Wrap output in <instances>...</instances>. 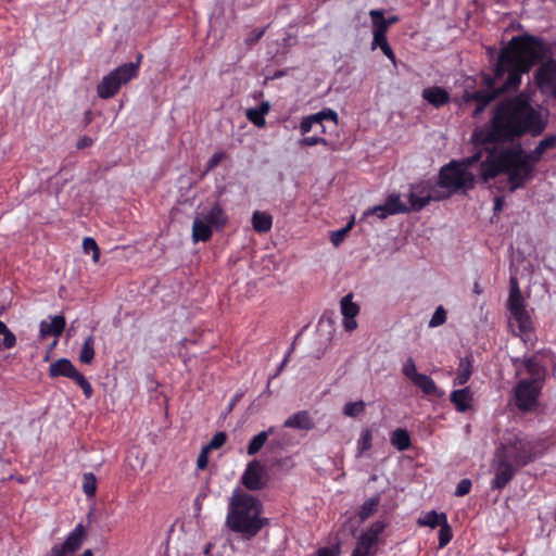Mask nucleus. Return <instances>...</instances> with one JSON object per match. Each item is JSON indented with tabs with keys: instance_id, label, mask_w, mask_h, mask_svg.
<instances>
[{
	"instance_id": "9d476101",
	"label": "nucleus",
	"mask_w": 556,
	"mask_h": 556,
	"mask_svg": "<svg viewBox=\"0 0 556 556\" xmlns=\"http://www.w3.org/2000/svg\"><path fill=\"white\" fill-rule=\"evenodd\" d=\"M543 383L541 379H521L514 387L515 406L523 413L531 412L538 404Z\"/></svg>"
},
{
	"instance_id": "4d7b16f0",
	"label": "nucleus",
	"mask_w": 556,
	"mask_h": 556,
	"mask_svg": "<svg viewBox=\"0 0 556 556\" xmlns=\"http://www.w3.org/2000/svg\"><path fill=\"white\" fill-rule=\"evenodd\" d=\"M387 43H389L387 40V35H374L371 49L381 48Z\"/></svg>"
},
{
	"instance_id": "774afa93",
	"label": "nucleus",
	"mask_w": 556,
	"mask_h": 556,
	"mask_svg": "<svg viewBox=\"0 0 556 556\" xmlns=\"http://www.w3.org/2000/svg\"><path fill=\"white\" fill-rule=\"evenodd\" d=\"M264 35V30H258L254 34V38L251 41H257Z\"/></svg>"
},
{
	"instance_id": "603ef678",
	"label": "nucleus",
	"mask_w": 556,
	"mask_h": 556,
	"mask_svg": "<svg viewBox=\"0 0 556 556\" xmlns=\"http://www.w3.org/2000/svg\"><path fill=\"white\" fill-rule=\"evenodd\" d=\"M471 480L469 479H462L455 489V495L456 496H465L467 495L471 490Z\"/></svg>"
},
{
	"instance_id": "e433bc0d",
	"label": "nucleus",
	"mask_w": 556,
	"mask_h": 556,
	"mask_svg": "<svg viewBox=\"0 0 556 556\" xmlns=\"http://www.w3.org/2000/svg\"><path fill=\"white\" fill-rule=\"evenodd\" d=\"M94 358V339L89 336L85 339L81 351L79 353V361L83 364H90Z\"/></svg>"
},
{
	"instance_id": "2eb2a0df",
	"label": "nucleus",
	"mask_w": 556,
	"mask_h": 556,
	"mask_svg": "<svg viewBox=\"0 0 556 556\" xmlns=\"http://www.w3.org/2000/svg\"><path fill=\"white\" fill-rule=\"evenodd\" d=\"M514 454L511 456L514 464L521 468L532 463L538 457L536 444L532 441H517L514 444Z\"/></svg>"
},
{
	"instance_id": "6ab92c4d",
	"label": "nucleus",
	"mask_w": 556,
	"mask_h": 556,
	"mask_svg": "<svg viewBox=\"0 0 556 556\" xmlns=\"http://www.w3.org/2000/svg\"><path fill=\"white\" fill-rule=\"evenodd\" d=\"M422 98L437 109L447 104L451 100L450 93L439 86L425 88L422 90Z\"/></svg>"
},
{
	"instance_id": "c9c22d12",
	"label": "nucleus",
	"mask_w": 556,
	"mask_h": 556,
	"mask_svg": "<svg viewBox=\"0 0 556 556\" xmlns=\"http://www.w3.org/2000/svg\"><path fill=\"white\" fill-rule=\"evenodd\" d=\"M0 334L3 336L2 340H0V351L10 350L16 345V336L2 320H0Z\"/></svg>"
},
{
	"instance_id": "cd10ccee",
	"label": "nucleus",
	"mask_w": 556,
	"mask_h": 556,
	"mask_svg": "<svg viewBox=\"0 0 556 556\" xmlns=\"http://www.w3.org/2000/svg\"><path fill=\"white\" fill-rule=\"evenodd\" d=\"M273 226V217L261 211H255L252 215V227L258 233L268 232Z\"/></svg>"
},
{
	"instance_id": "ea45409f",
	"label": "nucleus",
	"mask_w": 556,
	"mask_h": 556,
	"mask_svg": "<svg viewBox=\"0 0 556 556\" xmlns=\"http://www.w3.org/2000/svg\"><path fill=\"white\" fill-rule=\"evenodd\" d=\"M83 491L88 497L94 496L97 491V478L92 472L84 473Z\"/></svg>"
},
{
	"instance_id": "49530a36",
	"label": "nucleus",
	"mask_w": 556,
	"mask_h": 556,
	"mask_svg": "<svg viewBox=\"0 0 556 556\" xmlns=\"http://www.w3.org/2000/svg\"><path fill=\"white\" fill-rule=\"evenodd\" d=\"M402 374L409 379L412 382L416 379L420 374L416 369V364L412 357H408L402 367Z\"/></svg>"
},
{
	"instance_id": "f257e3e1",
	"label": "nucleus",
	"mask_w": 556,
	"mask_h": 556,
	"mask_svg": "<svg viewBox=\"0 0 556 556\" xmlns=\"http://www.w3.org/2000/svg\"><path fill=\"white\" fill-rule=\"evenodd\" d=\"M547 52V41L542 37L529 33L513 36L498 51L493 76L482 75L485 89H466L455 102L460 106L475 104L472 117H479L498 96L518 91L522 76L529 74Z\"/></svg>"
},
{
	"instance_id": "a878e982",
	"label": "nucleus",
	"mask_w": 556,
	"mask_h": 556,
	"mask_svg": "<svg viewBox=\"0 0 556 556\" xmlns=\"http://www.w3.org/2000/svg\"><path fill=\"white\" fill-rule=\"evenodd\" d=\"M472 356H465L460 358L456 369V377L453 381L454 386H464L469 381L472 375Z\"/></svg>"
},
{
	"instance_id": "f3484780",
	"label": "nucleus",
	"mask_w": 556,
	"mask_h": 556,
	"mask_svg": "<svg viewBox=\"0 0 556 556\" xmlns=\"http://www.w3.org/2000/svg\"><path fill=\"white\" fill-rule=\"evenodd\" d=\"M201 217L216 231H222L229 222L226 211L218 202H215Z\"/></svg>"
},
{
	"instance_id": "6e6d98bb",
	"label": "nucleus",
	"mask_w": 556,
	"mask_h": 556,
	"mask_svg": "<svg viewBox=\"0 0 556 556\" xmlns=\"http://www.w3.org/2000/svg\"><path fill=\"white\" fill-rule=\"evenodd\" d=\"M210 452L211 451L208 448H206L205 446L202 447V450L198 456V459H197L198 469H200V470L206 469L207 464H208V453Z\"/></svg>"
},
{
	"instance_id": "c03bdc74",
	"label": "nucleus",
	"mask_w": 556,
	"mask_h": 556,
	"mask_svg": "<svg viewBox=\"0 0 556 556\" xmlns=\"http://www.w3.org/2000/svg\"><path fill=\"white\" fill-rule=\"evenodd\" d=\"M378 543L377 539L369 535L368 532H363L356 543V546L365 552L370 553V549Z\"/></svg>"
},
{
	"instance_id": "37998d69",
	"label": "nucleus",
	"mask_w": 556,
	"mask_h": 556,
	"mask_svg": "<svg viewBox=\"0 0 556 556\" xmlns=\"http://www.w3.org/2000/svg\"><path fill=\"white\" fill-rule=\"evenodd\" d=\"M354 225V222L351 220L346 226L343 228L332 231L330 235V241L334 247H339L348 236V233L351 231L352 227Z\"/></svg>"
},
{
	"instance_id": "09e8293b",
	"label": "nucleus",
	"mask_w": 556,
	"mask_h": 556,
	"mask_svg": "<svg viewBox=\"0 0 556 556\" xmlns=\"http://www.w3.org/2000/svg\"><path fill=\"white\" fill-rule=\"evenodd\" d=\"M446 316L447 313L444 307L438 306L429 321V327L434 328L443 325L446 321Z\"/></svg>"
},
{
	"instance_id": "5fc2aeb1",
	"label": "nucleus",
	"mask_w": 556,
	"mask_h": 556,
	"mask_svg": "<svg viewBox=\"0 0 556 556\" xmlns=\"http://www.w3.org/2000/svg\"><path fill=\"white\" fill-rule=\"evenodd\" d=\"M365 215H376L378 216L380 219H384L387 218L388 216H391L392 214H389L387 208H384V204H381V205H376L374 207H370L368 208L366 212H365Z\"/></svg>"
},
{
	"instance_id": "e2e57ef3",
	"label": "nucleus",
	"mask_w": 556,
	"mask_h": 556,
	"mask_svg": "<svg viewBox=\"0 0 556 556\" xmlns=\"http://www.w3.org/2000/svg\"><path fill=\"white\" fill-rule=\"evenodd\" d=\"M351 556H369V553L358 548L357 546H355V548L353 549Z\"/></svg>"
},
{
	"instance_id": "8fccbe9b",
	"label": "nucleus",
	"mask_w": 556,
	"mask_h": 556,
	"mask_svg": "<svg viewBox=\"0 0 556 556\" xmlns=\"http://www.w3.org/2000/svg\"><path fill=\"white\" fill-rule=\"evenodd\" d=\"M227 441V434L223 431L216 432L210 443L205 445L210 451L220 448Z\"/></svg>"
},
{
	"instance_id": "a18cd8bd",
	"label": "nucleus",
	"mask_w": 556,
	"mask_h": 556,
	"mask_svg": "<svg viewBox=\"0 0 556 556\" xmlns=\"http://www.w3.org/2000/svg\"><path fill=\"white\" fill-rule=\"evenodd\" d=\"M453 539L452 528L448 525V521H445L439 530V547L442 548L446 546L451 540Z\"/></svg>"
},
{
	"instance_id": "39448f33",
	"label": "nucleus",
	"mask_w": 556,
	"mask_h": 556,
	"mask_svg": "<svg viewBox=\"0 0 556 556\" xmlns=\"http://www.w3.org/2000/svg\"><path fill=\"white\" fill-rule=\"evenodd\" d=\"M479 159L480 153H477L463 161H452L444 165L439 173V186L448 189L451 193L472 189L475 187V176L469 172V167L477 163Z\"/></svg>"
},
{
	"instance_id": "de8ad7c7",
	"label": "nucleus",
	"mask_w": 556,
	"mask_h": 556,
	"mask_svg": "<svg viewBox=\"0 0 556 556\" xmlns=\"http://www.w3.org/2000/svg\"><path fill=\"white\" fill-rule=\"evenodd\" d=\"M357 444H358V450L361 453H364L371 448L372 433L369 429H365L362 431Z\"/></svg>"
},
{
	"instance_id": "2f4dec72",
	"label": "nucleus",
	"mask_w": 556,
	"mask_h": 556,
	"mask_svg": "<svg viewBox=\"0 0 556 556\" xmlns=\"http://www.w3.org/2000/svg\"><path fill=\"white\" fill-rule=\"evenodd\" d=\"M274 427H269L267 430L261 431L260 433L254 435L248 445V455L252 456L257 454L261 451V448L266 444L268 437L274 433Z\"/></svg>"
},
{
	"instance_id": "bf43d9fd",
	"label": "nucleus",
	"mask_w": 556,
	"mask_h": 556,
	"mask_svg": "<svg viewBox=\"0 0 556 556\" xmlns=\"http://www.w3.org/2000/svg\"><path fill=\"white\" fill-rule=\"evenodd\" d=\"M317 556H339V549L330 547H320L317 551Z\"/></svg>"
},
{
	"instance_id": "6e6552de",
	"label": "nucleus",
	"mask_w": 556,
	"mask_h": 556,
	"mask_svg": "<svg viewBox=\"0 0 556 556\" xmlns=\"http://www.w3.org/2000/svg\"><path fill=\"white\" fill-rule=\"evenodd\" d=\"M548 52L538 62L533 74V83L542 96L556 99V60L552 58L551 45Z\"/></svg>"
},
{
	"instance_id": "393cba45",
	"label": "nucleus",
	"mask_w": 556,
	"mask_h": 556,
	"mask_svg": "<svg viewBox=\"0 0 556 556\" xmlns=\"http://www.w3.org/2000/svg\"><path fill=\"white\" fill-rule=\"evenodd\" d=\"M75 369L76 367L68 358H59L50 365L49 376L50 378H70Z\"/></svg>"
},
{
	"instance_id": "4468645a",
	"label": "nucleus",
	"mask_w": 556,
	"mask_h": 556,
	"mask_svg": "<svg viewBox=\"0 0 556 556\" xmlns=\"http://www.w3.org/2000/svg\"><path fill=\"white\" fill-rule=\"evenodd\" d=\"M433 198L430 194V187L427 182L410 185L408 202L410 212H419L426 207Z\"/></svg>"
},
{
	"instance_id": "a211bd4d",
	"label": "nucleus",
	"mask_w": 556,
	"mask_h": 556,
	"mask_svg": "<svg viewBox=\"0 0 556 556\" xmlns=\"http://www.w3.org/2000/svg\"><path fill=\"white\" fill-rule=\"evenodd\" d=\"M65 326L66 320L62 315L52 317L50 323L42 320L39 325V338L45 339L49 336L59 338L63 333Z\"/></svg>"
},
{
	"instance_id": "864d4df0",
	"label": "nucleus",
	"mask_w": 556,
	"mask_h": 556,
	"mask_svg": "<svg viewBox=\"0 0 556 556\" xmlns=\"http://www.w3.org/2000/svg\"><path fill=\"white\" fill-rule=\"evenodd\" d=\"M226 159L225 152H216L214 153L211 159L206 163V172L213 170L215 167H217L220 162Z\"/></svg>"
},
{
	"instance_id": "3c124183",
	"label": "nucleus",
	"mask_w": 556,
	"mask_h": 556,
	"mask_svg": "<svg viewBox=\"0 0 556 556\" xmlns=\"http://www.w3.org/2000/svg\"><path fill=\"white\" fill-rule=\"evenodd\" d=\"M387 522L386 521H382V520H378L376 522H374L367 530L366 532L369 533V535H371L374 539H377L379 541V536L383 533V531L386 530L387 528Z\"/></svg>"
},
{
	"instance_id": "b1692460",
	"label": "nucleus",
	"mask_w": 556,
	"mask_h": 556,
	"mask_svg": "<svg viewBox=\"0 0 556 556\" xmlns=\"http://www.w3.org/2000/svg\"><path fill=\"white\" fill-rule=\"evenodd\" d=\"M270 111V104L267 101H263L257 108L248 109L245 112L247 118L254 124L256 127H265V116Z\"/></svg>"
},
{
	"instance_id": "f03ea898",
	"label": "nucleus",
	"mask_w": 556,
	"mask_h": 556,
	"mask_svg": "<svg viewBox=\"0 0 556 556\" xmlns=\"http://www.w3.org/2000/svg\"><path fill=\"white\" fill-rule=\"evenodd\" d=\"M545 128L541 113L519 93L496 103L490 121L475 131L473 138L481 144L509 143L525 135L540 136Z\"/></svg>"
},
{
	"instance_id": "69168bd1",
	"label": "nucleus",
	"mask_w": 556,
	"mask_h": 556,
	"mask_svg": "<svg viewBox=\"0 0 556 556\" xmlns=\"http://www.w3.org/2000/svg\"><path fill=\"white\" fill-rule=\"evenodd\" d=\"M399 22V17L396 15H392L389 18H386V23L388 27Z\"/></svg>"
},
{
	"instance_id": "0eeeda50",
	"label": "nucleus",
	"mask_w": 556,
	"mask_h": 556,
	"mask_svg": "<svg viewBox=\"0 0 556 556\" xmlns=\"http://www.w3.org/2000/svg\"><path fill=\"white\" fill-rule=\"evenodd\" d=\"M141 59L139 54L137 62L125 63L105 75L97 87L98 96L101 99L113 98L123 85L137 77Z\"/></svg>"
},
{
	"instance_id": "0e129e2a",
	"label": "nucleus",
	"mask_w": 556,
	"mask_h": 556,
	"mask_svg": "<svg viewBox=\"0 0 556 556\" xmlns=\"http://www.w3.org/2000/svg\"><path fill=\"white\" fill-rule=\"evenodd\" d=\"M92 121V112L90 110L86 111L84 114V123L85 125L90 124Z\"/></svg>"
},
{
	"instance_id": "052dcab7",
	"label": "nucleus",
	"mask_w": 556,
	"mask_h": 556,
	"mask_svg": "<svg viewBox=\"0 0 556 556\" xmlns=\"http://www.w3.org/2000/svg\"><path fill=\"white\" fill-rule=\"evenodd\" d=\"M382 53L393 63L395 64L396 62V58H395V54L392 50V48L390 47L389 43L384 45L383 47L380 48Z\"/></svg>"
},
{
	"instance_id": "9b49d317",
	"label": "nucleus",
	"mask_w": 556,
	"mask_h": 556,
	"mask_svg": "<svg viewBox=\"0 0 556 556\" xmlns=\"http://www.w3.org/2000/svg\"><path fill=\"white\" fill-rule=\"evenodd\" d=\"M87 538V531L83 523L76 527L67 534L65 541L61 544H55L47 556H74L80 549L84 541Z\"/></svg>"
},
{
	"instance_id": "1a4fd4ad",
	"label": "nucleus",
	"mask_w": 556,
	"mask_h": 556,
	"mask_svg": "<svg viewBox=\"0 0 556 556\" xmlns=\"http://www.w3.org/2000/svg\"><path fill=\"white\" fill-rule=\"evenodd\" d=\"M338 127V114L331 109L321 110L315 114L302 118L299 130L301 135L313 131L315 135L325 137L328 132L334 131Z\"/></svg>"
},
{
	"instance_id": "bb28decb",
	"label": "nucleus",
	"mask_w": 556,
	"mask_h": 556,
	"mask_svg": "<svg viewBox=\"0 0 556 556\" xmlns=\"http://www.w3.org/2000/svg\"><path fill=\"white\" fill-rule=\"evenodd\" d=\"M413 383L417 388H419L426 395H430V396H441L442 395V392H440L434 380L425 374H420L419 376H417L416 379L413 381Z\"/></svg>"
},
{
	"instance_id": "58836bf2",
	"label": "nucleus",
	"mask_w": 556,
	"mask_h": 556,
	"mask_svg": "<svg viewBox=\"0 0 556 556\" xmlns=\"http://www.w3.org/2000/svg\"><path fill=\"white\" fill-rule=\"evenodd\" d=\"M366 404L364 401L359 400L356 402H348L343 407V414L348 417H358L364 413Z\"/></svg>"
},
{
	"instance_id": "4be33fe9",
	"label": "nucleus",
	"mask_w": 556,
	"mask_h": 556,
	"mask_svg": "<svg viewBox=\"0 0 556 556\" xmlns=\"http://www.w3.org/2000/svg\"><path fill=\"white\" fill-rule=\"evenodd\" d=\"M472 400L471 392L468 387L454 390L451 393L450 401L455 406L457 412L465 413L470 408V402Z\"/></svg>"
},
{
	"instance_id": "a19ab883",
	"label": "nucleus",
	"mask_w": 556,
	"mask_h": 556,
	"mask_svg": "<svg viewBox=\"0 0 556 556\" xmlns=\"http://www.w3.org/2000/svg\"><path fill=\"white\" fill-rule=\"evenodd\" d=\"M298 144L300 147H314V146H317V144H321V146H325V147H329L330 143L329 141L323 137V136H319V135H313V136H306V135H303V138H301L299 141H298Z\"/></svg>"
},
{
	"instance_id": "f8f14e48",
	"label": "nucleus",
	"mask_w": 556,
	"mask_h": 556,
	"mask_svg": "<svg viewBox=\"0 0 556 556\" xmlns=\"http://www.w3.org/2000/svg\"><path fill=\"white\" fill-rule=\"evenodd\" d=\"M241 483L249 491H261L265 488V471L258 460L253 459L248 463L241 476Z\"/></svg>"
},
{
	"instance_id": "412c9836",
	"label": "nucleus",
	"mask_w": 556,
	"mask_h": 556,
	"mask_svg": "<svg viewBox=\"0 0 556 556\" xmlns=\"http://www.w3.org/2000/svg\"><path fill=\"white\" fill-rule=\"evenodd\" d=\"M283 426L292 429L311 430L315 424L306 410H300L286 419Z\"/></svg>"
},
{
	"instance_id": "c85d7f7f",
	"label": "nucleus",
	"mask_w": 556,
	"mask_h": 556,
	"mask_svg": "<svg viewBox=\"0 0 556 556\" xmlns=\"http://www.w3.org/2000/svg\"><path fill=\"white\" fill-rule=\"evenodd\" d=\"M384 208H387L389 214H406L410 212L408 205L401 201V197L399 193H391L387 197L384 201Z\"/></svg>"
},
{
	"instance_id": "72a5a7b5",
	"label": "nucleus",
	"mask_w": 556,
	"mask_h": 556,
	"mask_svg": "<svg viewBox=\"0 0 556 556\" xmlns=\"http://www.w3.org/2000/svg\"><path fill=\"white\" fill-rule=\"evenodd\" d=\"M372 22V35H387L389 29L382 11L371 10L369 12Z\"/></svg>"
},
{
	"instance_id": "13d9d810",
	"label": "nucleus",
	"mask_w": 556,
	"mask_h": 556,
	"mask_svg": "<svg viewBox=\"0 0 556 556\" xmlns=\"http://www.w3.org/2000/svg\"><path fill=\"white\" fill-rule=\"evenodd\" d=\"M93 143V140L88 137V136H83L78 139L77 143H76V148L78 150H83V149H86V148H89L91 147Z\"/></svg>"
},
{
	"instance_id": "79ce46f5",
	"label": "nucleus",
	"mask_w": 556,
	"mask_h": 556,
	"mask_svg": "<svg viewBox=\"0 0 556 556\" xmlns=\"http://www.w3.org/2000/svg\"><path fill=\"white\" fill-rule=\"evenodd\" d=\"M83 249L86 254L92 253V261L94 263L100 260V249L94 239L86 237L83 240Z\"/></svg>"
},
{
	"instance_id": "680f3d73",
	"label": "nucleus",
	"mask_w": 556,
	"mask_h": 556,
	"mask_svg": "<svg viewBox=\"0 0 556 556\" xmlns=\"http://www.w3.org/2000/svg\"><path fill=\"white\" fill-rule=\"evenodd\" d=\"M504 198L503 197H496L494 199V213H500L503 210L504 206Z\"/></svg>"
},
{
	"instance_id": "7c9ffc66",
	"label": "nucleus",
	"mask_w": 556,
	"mask_h": 556,
	"mask_svg": "<svg viewBox=\"0 0 556 556\" xmlns=\"http://www.w3.org/2000/svg\"><path fill=\"white\" fill-rule=\"evenodd\" d=\"M391 444L400 452L407 451L410 445V437L407 430L397 428L391 433Z\"/></svg>"
},
{
	"instance_id": "aec40b11",
	"label": "nucleus",
	"mask_w": 556,
	"mask_h": 556,
	"mask_svg": "<svg viewBox=\"0 0 556 556\" xmlns=\"http://www.w3.org/2000/svg\"><path fill=\"white\" fill-rule=\"evenodd\" d=\"M556 147V136L549 135L541 140L538 146L530 152H526L527 159L531 162L533 167L535 168L536 163H539L544 154V152L548 149H553Z\"/></svg>"
},
{
	"instance_id": "c756f323",
	"label": "nucleus",
	"mask_w": 556,
	"mask_h": 556,
	"mask_svg": "<svg viewBox=\"0 0 556 556\" xmlns=\"http://www.w3.org/2000/svg\"><path fill=\"white\" fill-rule=\"evenodd\" d=\"M445 521H447V516L445 513L430 510L426 513L421 518H419L417 523L420 527H429L434 529L437 527H441Z\"/></svg>"
},
{
	"instance_id": "4c0bfd02",
	"label": "nucleus",
	"mask_w": 556,
	"mask_h": 556,
	"mask_svg": "<svg viewBox=\"0 0 556 556\" xmlns=\"http://www.w3.org/2000/svg\"><path fill=\"white\" fill-rule=\"evenodd\" d=\"M68 379L73 380L81 390L86 399H90L93 394V389L88 379L77 370L72 374Z\"/></svg>"
},
{
	"instance_id": "5701e85b",
	"label": "nucleus",
	"mask_w": 556,
	"mask_h": 556,
	"mask_svg": "<svg viewBox=\"0 0 556 556\" xmlns=\"http://www.w3.org/2000/svg\"><path fill=\"white\" fill-rule=\"evenodd\" d=\"M213 235V228L202 217H195L192 224V238L194 242H207Z\"/></svg>"
},
{
	"instance_id": "f704fd0d",
	"label": "nucleus",
	"mask_w": 556,
	"mask_h": 556,
	"mask_svg": "<svg viewBox=\"0 0 556 556\" xmlns=\"http://www.w3.org/2000/svg\"><path fill=\"white\" fill-rule=\"evenodd\" d=\"M525 368L530 375L529 379H541L542 381L544 380L545 369L536 357L532 356L527 358L525 362Z\"/></svg>"
},
{
	"instance_id": "423d86ee",
	"label": "nucleus",
	"mask_w": 556,
	"mask_h": 556,
	"mask_svg": "<svg viewBox=\"0 0 556 556\" xmlns=\"http://www.w3.org/2000/svg\"><path fill=\"white\" fill-rule=\"evenodd\" d=\"M507 308L510 313V327H517L518 329V332L514 331V334L520 337L525 343H533V321L529 312L526 309V302L515 277L510 278Z\"/></svg>"
},
{
	"instance_id": "20e7f679",
	"label": "nucleus",
	"mask_w": 556,
	"mask_h": 556,
	"mask_svg": "<svg viewBox=\"0 0 556 556\" xmlns=\"http://www.w3.org/2000/svg\"><path fill=\"white\" fill-rule=\"evenodd\" d=\"M262 514L263 503L256 496L236 489L228 502L226 526L230 531L250 540L269 523L268 518Z\"/></svg>"
},
{
	"instance_id": "ddd939ff",
	"label": "nucleus",
	"mask_w": 556,
	"mask_h": 556,
	"mask_svg": "<svg viewBox=\"0 0 556 556\" xmlns=\"http://www.w3.org/2000/svg\"><path fill=\"white\" fill-rule=\"evenodd\" d=\"M516 470L506 456H498L494 465V478L491 486L494 490H503L515 477Z\"/></svg>"
},
{
	"instance_id": "338daca9",
	"label": "nucleus",
	"mask_w": 556,
	"mask_h": 556,
	"mask_svg": "<svg viewBox=\"0 0 556 556\" xmlns=\"http://www.w3.org/2000/svg\"><path fill=\"white\" fill-rule=\"evenodd\" d=\"M291 352H292V350H290V351L287 353V355L285 356V358H283V361H282V363H281V365H280V367H279V370H281V369L285 367V365L287 364V362H288V359H289V356H290Z\"/></svg>"
},
{
	"instance_id": "473e14b6",
	"label": "nucleus",
	"mask_w": 556,
	"mask_h": 556,
	"mask_svg": "<svg viewBox=\"0 0 556 556\" xmlns=\"http://www.w3.org/2000/svg\"><path fill=\"white\" fill-rule=\"evenodd\" d=\"M379 504H380V495L379 494H376L375 496L365 501L358 510L359 521L364 522L365 520L370 518L377 511Z\"/></svg>"
},
{
	"instance_id": "dca6fc26",
	"label": "nucleus",
	"mask_w": 556,
	"mask_h": 556,
	"mask_svg": "<svg viewBox=\"0 0 556 556\" xmlns=\"http://www.w3.org/2000/svg\"><path fill=\"white\" fill-rule=\"evenodd\" d=\"M341 314L343 315V328L345 331H353L357 328L355 317L359 313V306L353 302V294L344 295L340 301Z\"/></svg>"
},
{
	"instance_id": "7ed1b4c3",
	"label": "nucleus",
	"mask_w": 556,
	"mask_h": 556,
	"mask_svg": "<svg viewBox=\"0 0 556 556\" xmlns=\"http://www.w3.org/2000/svg\"><path fill=\"white\" fill-rule=\"evenodd\" d=\"M507 175L509 192L525 188L534 178L535 168L526 156L520 144L492 149L480 163V175L483 181Z\"/></svg>"
}]
</instances>
